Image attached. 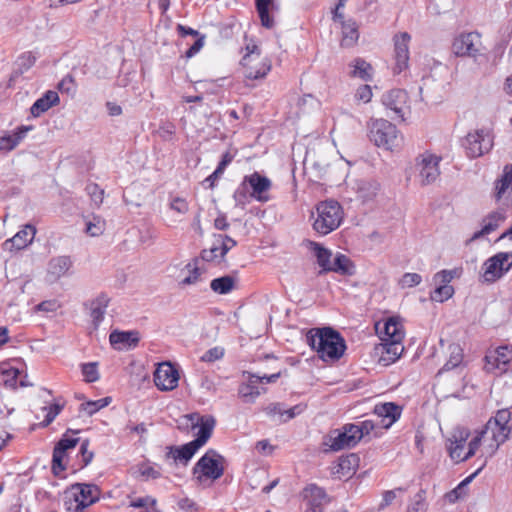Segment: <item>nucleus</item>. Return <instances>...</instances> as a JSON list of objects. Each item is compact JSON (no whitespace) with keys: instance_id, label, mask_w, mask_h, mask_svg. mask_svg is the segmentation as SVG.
Returning a JSON list of instances; mask_svg holds the SVG:
<instances>
[{"instance_id":"338daca9","label":"nucleus","mask_w":512,"mask_h":512,"mask_svg":"<svg viewBox=\"0 0 512 512\" xmlns=\"http://www.w3.org/2000/svg\"><path fill=\"white\" fill-rule=\"evenodd\" d=\"M205 35L199 36L191 47L185 52L186 58H192L195 56L204 46Z\"/></svg>"},{"instance_id":"4c0bfd02","label":"nucleus","mask_w":512,"mask_h":512,"mask_svg":"<svg viewBox=\"0 0 512 512\" xmlns=\"http://www.w3.org/2000/svg\"><path fill=\"white\" fill-rule=\"evenodd\" d=\"M161 467L157 464L142 462L137 465V472L143 481L156 480L161 477Z\"/></svg>"},{"instance_id":"680f3d73","label":"nucleus","mask_w":512,"mask_h":512,"mask_svg":"<svg viewBox=\"0 0 512 512\" xmlns=\"http://www.w3.org/2000/svg\"><path fill=\"white\" fill-rule=\"evenodd\" d=\"M447 448L449 451V456L451 457L452 460H454L456 462H461V461H465L468 459V458H464L465 454H466V453H464V448H465L464 445L450 443Z\"/></svg>"},{"instance_id":"c85d7f7f","label":"nucleus","mask_w":512,"mask_h":512,"mask_svg":"<svg viewBox=\"0 0 512 512\" xmlns=\"http://www.w3.org/2000/svg\"><path fill=\"white\" fill-rule=\"evenodd\" d=\"M403 98H384L383 105L386 109V115L392 120L404 121L406 107Z\"/></svg>"},{"instance_id":"39448f33","label":"nucleus","mask_w":512,"mask_h":512,"mask_svg":"<svg viewBox=\"0 0 512 512\" xmlns=\"http://www.w3.org/2000/svg\"><path fill=\"white\" fill-rule=\"evenodd\" d=\"M225 458L214 449H208L192 468L193 479L198 485L206 480L216 481L225 471Z\"/></svg>"},{"instance_id":"c756f323","label":"nucleus","mask_w":512,"mask_h":512,"mask_svg":"<svg viewBox=\"0 0 512 512\" xmlns=\"http://www.w3.org/2000/svg\"><path fill=\"white\" fill-rule=\"evenodd\" d=\"M505 216L503 213L494 211L491 212L484 220V225L480 231H477L473 234L472 240L479 239L484 235H488L491 232L495 231L499 226V223L504 221Z\"/></svg>"},{"instance_id":"f257e3e1","label":"nucleus","mask_w":512,"mask_h":512,"mask_svg":"<svg viewBox=\"0 0 512 512\" xmlns=\"http://www.w3.org/2000/svg\"><path fill=\"white\" fill-rule=\"evenodd\" d=\"M192 423V426H199L196 438L186 444L180 446H169L165 457L172 458L176 463H181L187 466L189 461L195 455V453L206 444L212 435V431L215 425L213 417L204 419L197 413H192L186 416Z\"/></svg>"},{"instance_id":"423d86ee","label":"nucleus","mask_w":512,"mask_h":512,"mask_svg":"<svg viewBox=\"0 0 512 512\" xmlns=\"http://www.w3.org/2000/svg\"><path fill=\"white\" fill-rule=\"evenodd\" d=\"M342 220L343 210L337 201H322L316 206L313 229L320 235H328L340 226Z\"/></svg>"},{"instance_id":"5fc2aeb1","label":"nucleus","mask_w":512,"mask_h":512,"mask_svg":"<svg viewBox=\"0 0 512 512\" xmlns=\"http://www.w3.org/2000/svg\"><path fill=\"white\" fill-rule=\"evenodd\" d=\"M458 275V270L457 269H453V270H441L439 272H437L434 277H433V280L435 283H439L440 285H449V283L452 281V279Z\"/></svg>"},{"instance_id":"79ce46f5","label":"nucleus","mask_w":512,"mask_h":512,"mask_svg":"<svg viewBox=\"0 0 512 512\" xmlns=\"http://www.w3.org/2000/svg\"><path fill=\"white\" fill-rule=\"evenodd\" d=\"M60 104V98H38L31 106L30 112L33 117H39L50 108Z\"/></svg>"},{"instance_id":"473e14b6","label":"nucleus","mask_w":512,"mask_h":512,"mask_svg":"<svg viewBox=\"0 0 512 512\" xmlns=\"http://www.w3.org/2000/svg\"><path fill=\"white\" fill-rule=\"evenodd\" d=\"M379 187V183L375 180H360L357 183L358 197L363 202L370 201L377 195Z\"/></svg>"},{"instance_id":"412c9836","label":"nucleus","mask_w":512,"mask_h":512,"mask_svg":"<svg viewBox=\"0 0 512 512\" xmlns=\"http://www.w3.org/2000/svg\"><path fill=\"white\" fill-rule=\"evenodd\" d=\"M375 328L381 341H402L404 338L402 324L393 317L387 319L382 326L377 323Z\"/></svg>"},{"instance_id":"f704fd0d","label":"nucleus","mask_w":512,"mask_h":512,"mask_svg":"<svg viewBox=\"0 0 512 512\" xmlns=\"http://www.w3.org/2000/svg\"><path fill=\"white\" fill-rule=\"evenodd\" d=\"M255 6L261 25L267 29L273 28L274 20L269 14L270 7L273 6V0H255Z\"/></svg>"},{"instance_id":"a19ab883","label":"nucleus","mask_w":512,"mask_h":512,"mask_svg":"<svg viewBox=\"0 0 512 512\" xmlns=\"http://www.w3.org/2000/svg\"><path fill=\"white\" fill-rule=\"evenodd\" d=\"M358 463L359 457L355 453L341 457L338 463V472H341L344 476H351L355 473Z\"/></svg>"},{"instance_id":"3c124183","label":"nucleus","mask_w":512,"mask_h":512,"mask_svg":"<svg viewBox=\"0 0 512 512\" xmlns=\"http://www.w3.org/2000/svg\"><path fill=\"white\" fill-rule=\"evenodd\" d=\"M86 193L90 196L91 200L100 205L103 202L104 190L96 183H88L85 187Z\"/></svg>"},{"instance_id":"6e6d98bb","label":"nucleus","mask_w":512,"mask_h":512,"mask_svg":"<svg viewBox=\"0 0 512 512\" xmlns=\"http://www.w3.org/2000/svg\"><path fill=\"white\" fill-rule=\"evenodd\" d=\"M156 503H157V501L155 498H153L151 496H145V497L132 499L129 503V506L136 508V509L143 508V509H145L146 512H150L149 506L153 507L156 505Z\"/></svg>"},{"instance_id":"7ed1b4c3","label":"nucleus","mask_w":512,"mask_h":512,"mask_svg":"<svg viewBox=\"0 0 512 512\" xmlns=\"http://www.w3.org/2000/svg\"><path fill=\"white\" fill-rule=\"evenodd\" d=\"M271 186V180L259 172L244 176L242 182L233 193L235 206L244 208L249 203V198L262 203L268 202L270 200L268 192Z\"/></svg>"},{"instance_id":"6e6552de","label":"nucleus","mask_w":512,"mask_h":512,"mask_svg":"<svg viewBox=\"0 0 512 512\" xmlns=\"http://www.w3.org/2000/svg\"><path fill=\"white\" fill-rule=\"evenodd\" d=\"M469 158H478L488 153L493 147V135L488 128L469 132L461 142Z\"/></svg>"},{"instance_id":"6ab92c4d","label":"nucleus","mask_w":512,"mask_h":512,"mask_svg":"<svg viewBox=\"0 0 512 512\" xmlns=\"http://www.w3.org/2000/svg\"><path fill=\"white\" fill-rule=\"evenodd\" d=\"M109 341L111 346L116 350L133 349L140 341V333L137 330H114L109 335Z\"/></svg>"},{"instance_id":"72a5a7b5","label":"nucleus","mask_w":512,"mask_h":512,"mask_svg":"<svg viewBox=\"0 0 512 512\" xmlns=\"http://www.w3.org/2000/svg\"><path fill=\"white\" fill-rule=\"evenodd\" d=\"M77 89V85L75 83V79L71 74H67L64 76L57 84V91L47 90L42 96H58V93L61 94H75Z\"/></svg>"},{"instance_id":"0e129e2a","label":"nucleus","mask_w":512,"mask_h":512,"mask_svg":"<svg viewBox=\"0 0 512 512\" xmlns=\"http://www.w3.org/2000/svg\"><path fill=\"white\" fill-rule=\"evenodd\" d=\"M234 158V155H232L230 152H225L222 155L221 161L218 163V166L214 170V176H221L226 167L232 162Z\"/></svg>"},{"instance_id":"4468645a","label":"nucleus","mask_w":512,"mask_h":512,"mask_svg":"<svg viewBox=\"0 0 512 512\" xmlns=\"http://www.w3.org/2000/svg\"><path fill=\"white\" fill-rule=\"evenodd\" d=\"M329 441L333 451L350 449L360 442L357 430L354 429V423L345 424L341 430H334L329 436Z\"/></svg>"},{"instance_id":"4be33fe9","label":"nucleus","mask_w":512,"mask_h":512,"mask_svg":"<svg viewBox=\"0 0 512 512\" xmlns=\"http://www.w3.org/2000/svg\"><path fill=\"white\" fill-rule=\"evenodd\" d=\"M36 62V57L31 52L21 54L15 61L13 70L9 76L7 87H14L20 80L22 75L27 72Z\"/></svg>"},{"instance_id":"a18cd8bd","label":"nucleus","mask_w":512,"mask_h":512,"mask_svg":"<svg viewBox=\"0 0 512 512\" xmlns=\"http://www.w3.org/2000/svg\"><path fill=\"white\" fill-rule=\"evenodd\" d=\"M454 294V288L451 285H439L436 287L430 295L432 301L444 302L450 299Z\"/></svg>"},{"instance_id":"f8f14e48","label":"nucleus","mask_w":512,"mask_h":512,"mask_svg":"<svg viewBox=\"0 0 512 512\" xmlns=\"http://www.w3.org/2000/svg\"><path fill=\"white\" fill-rule=\"evenodd\" d=\"M511 412L509 409L498 410L495 417L490 418L484 427V433H491V438L496 443V447L504 443L511 432L509 422Z\"/></svg>"},{"instance_id":"49530a36","label":"nucleus","mask_w":512,"mask_h":512,"mask_svg":"<svg viewBox=\"0 0 512 512\" xmlns=\"http://www.w3.org/2000/svg\"><path fill=\"white\" fill-rule=\"evenodd\" d=\"M33 129V125H20L15 130L8 132L12 141V146L16 148L27 137L28 132Z\"/></svg>"},{"instance_id":"052dcab7","label":"nucleus","mask_w":512,"mask_h":512,"mask_svg":"<svg viewBox=\"0 0 512 512\" xmlns=\"http://www.w3.org/2000/svg\"><path fill=\"white\" fill-rule=\"evenodd\" d=\"M489 434L490 433H484V429L481 432L477 433V435L470 440V442L468 444V451L466 452L464 458H470V457L474 456V454L476 453L477 449L479 448V446L481 444L482 438L485 435H489Z\"/></svg>"},{"instance_id":"bf43d9fd","label":"nucleus","mask_w":512,"mask_h":512,"mask_svg":"<svg viewBox=\"0 0 512 512\" xmlns=\"http://www.w3.org/2000/svg\"><path fill=\"white\" fill-rule=\"evenodd\" d=\"M422 281V277L420 274L418 273H405L400 281H399V284L401 285V287L405 288V287H414V286H417L421 283Z\"/></svg>"},{"instance_id":"ddd939ff","label":"nucleus","mask_w":512,"mask_h":512,"mask_svg":"<svg viewBox=\"0 0 512 512\" xmlns=\"http://www.w3.org/2000/svg\"><path fill=\"white\" fill-rule=\"evenodd\" d=\"M480 34L477 32L462 33L453 41L452 48L456 56L476 58L480 54Z\"/></svg>"},{"instance_id":"37998d69","label":"nucleus","mask_w":512,"mask_h":512,"mask_svg":"<svg viewBox=\"0 0 512 512\" xmlns=\"http://www.w3.org/2000/svg\"><path fill=\"white\" fill-rule=\"evenodd\" d=\"M512 186V164L506 165L504 167V173L497 181L496 184V191H497V198L500 199L502 195L507 191L509 187Z\"/></svg>"},{"instance_id":"f3484780","label":"nucleus","mask_w":512,"mask_h":512,"mask_svg":"<svg viewBox=\"0 0 512 512\" xmlns=\"http://www.w3.org/2000/svg\"><path fill=\"white\" fill-rule=\"evenodd\" d=\"M512 359V349L507 345L500 346L493 351H489L485 356V370L489 373L499 371L500 374L507 371Z\"/></svg>"},{"instance_id":"2f4dec72","label":"nucleus","mask_w":512,"mask_h":512,"mask_svg":"<svg viewBox=\"0 0 512 512\" xmlns=\"http://www.w3.org/2000/svg\"><path fill=\"white\" fill-rule=\"evenodd\" d=\"M350 66L353 67V70L350 72L352 77H358L364 81H369L372 79L373 67L363 58H355Z\"/></svg>"},{"instance_id":"e2e57ef3","label":"nucleus","mask_w":512,"mask_h":512,"mask_svg":"<svg viewBox=\"0 0 512 512\" xmlns=\"http://www.w3.org/2000/svg\"><path fill=\"white\" fill-rule=\"evenodd\" d=\"M90 441L89 439H84L80 442V454L82 457V466H87L93 459L94 453L88 451Z\"/></svg>"},{"instance_id":"8fccbe9b","label":"nucleus","mask_w":512,"mask_h":512,"mask_svg":"<svg viewBox=\"0 0 512 512\" xmlns=\"http://www.w3.org/2000/svg\"><path fill=\"white\" fill-rule=\"evenodd\" d=\"M220 246V256L223 258L233 247L237 245L236 240L228 235H215Z\"/></svg>"},{"instance_id":"9d476101","label":"nucleus","mask_w":512,"mask_h":512,"mask_svg":"<svg viewBox=\"0 0 512 512\" xmlns=\"http://www.w3.org/2000/svg\"><path fill=\"white\" fill-rule=\"evenodd\" d=\"M512 268V253L498 252L483 264V280L493 283L503 277Z\"/></svg>"},{"instance_id":"09e8293b","label":"nucleus","mask_w":512,"mask_h":512,"mask_svg":"<svg viewBox=\"0 0 512 512\" xmlns=\"http://www.w3.org/2000/svg\"><path fill=\"white\" fill-rule=\"evenodd\" d=\"M81 371L87 383H93L99 379V373L96 362L82 364Z\"/></svg>"},{"instance_id":"a878e982","label":"nucleus","mask_w":512,"mask_h":512,"mask_svg":"<svg viewBox=\"0 0 512 512\" xmlns=\"http://www.w3.org/2000/svg\"><path fill=\"white\" fill-rule=\"evenodd\" d=\"M330 272H335L343 276H352L355 274V265L351 259L342 253H337L332 262Z\"/></svg>"},{"instance_id":"aec40b11","label":"nucleus","mask_w":512,"mask_h":512,"mask_svg":"<svg viewBox=\"0 0 512 512\" xmlns=\"http://www.w3.org/2000/svg\"><path fill=\"white\" fill-rule=\"evenodd\" d=\"M110 303V298L106 293L98 294L94 299L87 301L84 305L90 311L92 324L94 329H98L101 322L104 320L106 309Z\"/></svg>"},{"instance_id":"f03ea898","label":"nucleus","mask_w":512,"mask_h":512,"mask_svg":"<svg viewBox=\"0 0 512 512\" xmlns=\"http://www.w3.org/2000/svg\"><path fill=\"white\" fill-rule=\"evenodd\" d=\"M306 342L324 361L339 360L346 350L344 338L332 327L310 329L306 334Z\"/></svg>"},{"instance_id":"2eb2a0df","label":"nucleus","mask_w":512,"mask_h":512,"mask_svg":"<svg viewBox=\"0 0 512 512\" xmlns=\"http://www.w3.org/2000/svg\"><path fill=\"white\" fill-rule=\"evenodd\" d=\"M410 40L411 36L407 32L398 33L393 37L395 59L393 66L394 74H400L408 68Z\"/></svg>"},{"instance_id":"864d4df0","label":"nucleus","mask_w":512,"mask_h":512,"mask_svg":"<svg viewBox=\"0 0 512 512\" xmlns=\"http://www.w3.org/2000/svg\"><path fill=\"white\" fill-rule=\"evenodd\" d=\"M377 426L378 424L373 420H364L354 424V429L357 430L359 440H361L366 435H369Z\"/></svg>"},{"instance_id":"5701e85b","label":"nucleus","mask_w":512,"mask_h":512,"mask_svg":"<svg viewBox=\"0 0 512 512\" xmlns=\"http://www.w3.org/2000/svg\"><path fill=\"white\" fill-rule=\"evenodd\" d=\"M402 408L393 403L386 402L375 406L374 413L377 418H381L382 426L389 428L401 416Z\"/></svg>"},{"instance_id":"e433bc0d","label":"nucleus","mask_w":512,"mask_h":512,"mask_svg":"<svg viewBox=\"0 0 512 512\" xmlns=\"http://www.w3.org/2000/svg\"><path fill=\"white\" fill-rule=\"evenodd\" d=\"M304 497L308 500V506L314 504L322 506V502L326 500L327 494L323 488L316 484H309L304 489Z\"/></svg>"},{"instance_id":"7c9ffc66","label":"nucleus","mask_w":512,"mask_h":512,"mask_svg":"<svg viewBox=\"0 0 512 512\" xmlns=\"http://www.w3.org/2000/svg\"><path fill=\"white\" fill-rule=\"evenodd\" d=\"M236 285V278L232 275H224L218 278H214L210 282V288L213 292L219 295H225L230 293Z\"/></svg>"},{"instance_id":"cd10ccee","label":"nucleus","mask_w":512,"mask_h":512,"mask_svg":"<svg viewBox=\"0 0 512 512\" xmlns=\"http://www.w3.org/2000/svg\"><path fill=\"white\" fill-rule=\"evenodd\" d=\"M71 266L72 260L69 256H59L50 260L48 273L54 279H59L67 274Z\"/></svg>"},{"instance_id":"ea45409f","label":"nucleus","mask_w":512,"mask_h":512,"mask_svg":"<svg viewBox=\"0 0 512 512\" xmlns=\"http://www.w3.org/2000/svg\"><path fill=\"white\" fill-rule=\"evenodd\" d=\"M244 65L246 66L245 76L248 79H261L271 70V61L269 59H264L260 63V67L249 65L248 63H245Z\"/></svg>"},{"instance_id":"bb28decb","label":"nucleus","mask_w":512,"mask_h":512,"mask_svg":"<svg viewBox=\"0 0 512 512\" xmlns=\"http://www.w3.org/2000/svg\"><path fill=\"white\" fill-rule=\"evenodd\" d=\"M310 244H311L312 250L314 251L315 257L317 259V263L321 267V270L319 271V275L330 272V269H328V268H331V265H332V262H331L332 252L319 243L310 242Z\"/></svg>"},{"instance_id":"b1692460","label":"nucleus","mask_w":512,"mask_h":512,"mask_svg":"<svg viewBox=\"0 0 512 512\" xmlns=\"http://www.w3.org/2000/svg\"><path fill=\"white\" fill-rule=\"evenodd\" d=\"M340 24L342 29V39L340 42L341 47H353L359 39V31L356 21L350 18L340 22Z\"/></svg>"},{"instance_id":"de8ad7c7","label":"nucleus","mask_w":512,"mask_h":512,"mask_svg":"<svg viewBox=\"0 0 512 512\" xmlns=\"http://www.w3.org/2000/svg\"><path fill=\"white\" fill-rule=\"evenodd\" d=\"M263 411L266 415L273 421L277 423H282L281 418H283L284 407L281 403H270L263 408Z\"/></svg>"},{"instance_id":"69168bd1","label":"nucleus","mask_w":512,"mask_h":512,"mask_svg":"<svg viewBox=\"0 0 512 512\" xmlns=\"http://www.w3.org/2000/svg\"><path fill=\"white\" fill-rule=\"evenodd\" d=\"M304 411V406L301 404H297L289 409H285L283 411V418H281V422L285 423L290 419H293L295 416L301 414Z\"/></svg>"},{"instance_id":"0eeeda50","label":"nucleus","mask_w":512,"mask_h":512,"mask_svg":"<svg viewBox=\"0 0 512 512\" xmlns=\"http://www.w3.org/2000/svg\"><path fill=\"white\" fill-rule=\"evenodd\" d=\"M369 137L376 146L387 150L399 147L402 142L396 126L385 119H377L372 122Z\"/></svg>"},{"instance_id":"13d9d810","label":"nucleus","mask_w":512,"mask_h":512,"mask_svg":"<svg viewBox=\"0 0 512 512\" xmlns=\"http://www.w3.org/2000/svg\"><path fill=\"white\" fill-rule=\"evenodd\" d=\"M470 436V431L466 428H457L453 431L451 439H449V442L451 444H459V445H466V442Z\"/></svg>"},{"instance_id":"4d7b16f0","label":"nucleus","mask_w":512,"mask_h":512,"mask_svg":"<svg viewBox=\"0 0 512 512\" xmlns=\"http://www.w3.org/2000/svg\"><path fill=\"white\" fill-rule=\"evenodd\" d=\"M425 494L426 492L424 490H420L414 495L413 502L409 508L410 512L426 511Z\"/></svg>"},{"instance_id":"1a4fd4ad","label":"nucleus","mask_w":512,"mask_h":512,"mask_svg":"<svg viewBox=\"0 0 512 512\" xmlns=\"http://www.w3.org/2000/svg\"><path fill=\"white\" fill-rule=\"evenodd\" d=\"M440 161L441 157L430 153L421 154L416 158L413 169L422 186L430 185L438 179Z\"/></svg>"},{"instance_id":"c9c22d12","label":"nucleus","mask_w":512,"mask_h":512,"mask_svg":"<svg viewBox=\"0 0 512 512\" xmlns=\"http://www.w3.org/2000/svg\"><path fill=\"white\" fill-rule=\"evenodd\" d=\"M449 350V359L443 365V367L438 371V374H441L445 371H450L456 367H458L463 360V350L458 344H450L448 347Z\"/></svg>"},{"instance_id":"603ef678","label":"nucleus","mask_w":512,"mask_h":512,"mask_svg":"<svg viewBox=\"0 0 512 512\" xmlns=\"http://www.w3.org/2000/svg\"><path fill=\"white\" fill-rule=\"evenodd\" d=\"M225 349L220 346H215L213 348H210L207 350L202 356L201 361L207 362V363H213L217 360H220L224 357Z\"/></svg>"},{"instance_id":"393cba45","label":"nucleus","mask_w":512,"mask_h":512,"mask_svg":"<svg viewBox=\"0 0 512 512\" xmlns=\"http://www.w3.org/2000/svg\"><path fill=\"white\" fill-rule=\"evenodd\" d=\"M36 233V229L32 225H26L24 229L20 230L14 237L7 240L5 245H11V248H16L17 250L25 248L28 244H30L34 238Z\"/></svg>"},{"instance_id":"a211bd4d","label":"nucleus","mask_w":512,"mask_h":512,"mask_svg":"<svg viewBox=\"0 0 512 512\" xmlns=\"http://www.w3.org/2000/svg\"><path fill=\"white\" fill-rule=\"evenodd\" d=\"M376 353L379 355V363L383 366H388L400 358L404 351L402 341H382V343L375 348Z\"/></svg>"},{"instance_id":"c03bdc74","label":"nucleus","mask_w":512,"mask_h":512,"mask_svg":"<svg viewBox=\"0 0 512 512\" xmlns=\"http://www.w3.org/2000/svg\"><path fill=\"white\" fill-rule=\"evenodd\" d=\"M65 406V402L59 403L55 402L48 407H43V410H47V414L45 415L44 420L39 424L40 427L45 428L49 426L55 418L60 414Z\"/></svg>"},{"instance_id":"58836bf2","label":"nucleus","mask_w":512,"mask_h":512,"mask_svg":"<svg viewBox=\"0 0 512 512\" xmlns=\"http://www.w3.org/2000/svg\"><path fill=\"white\" fill-rule=\"evenodd\" d=\"M257 383V380L253 377V375H251L249 382L240 386L239 395L244 399L245 402H254V400L261 394V391L256 385Z\"/></svg>"},{"instance_id":"774afa93","label":"nucleus","mask_w":512,"mask_h":512,"mask_svg":"<svg viewBox=\"0 0 512 512\" xmlns=\"http://www.w3.org/2000/svg\"><path fill=\"white\" fill-rule=\"evenodd\" d=\"M170 208L178 213L185 214L188 212L189 207L185 199L176 197L172 200Z\"/></svg>"},{"instance_id":"dca6fc26","label":"nucleus","mask_w":512,"mask_h":512,"mask_svg":"<svg viewBox=\"0 0 512 512\" xmlns=\"http://www.w3.org/2000/svg\"><path fill=\"white\" fill-rule=\"evenodd\" d=\"M179 373L171 363L163 362L154 372V383L161 391H171L178 386Z\"/></svg>"},{"instance_id":"9b49d317","label":"nucleus","mask_w":512,"mask_h":512,"mask_svg":"<svg viewBox=\"0 0 512 512\" xmlns=\"http://www.w3.org/2000/svg\"><path fill=\"white\" fill-rule=\"evenodd\" d=\"M79 432L80 430L67 429L54 446L52 455V472L54 475L58 476L66 469L63 463L66 453L74 449L80 442V438L72 437L70 434H78Z\"/></svg>"},{"instance_id":"20e7f679","label":"nucleus","mask_w":512,"mask_h":512,"mask_svg":"<svg viewBox=\"0 0 512 512\" xmlns=\"http://www.w3.org/2000/svg\"><path fill=\"white\" fill-rule=\"evenodd\" d=\"M100 489L95 484L74 483L64 492V506L67 512H84L99 501Z\"/></svg>"}]
</instances>
